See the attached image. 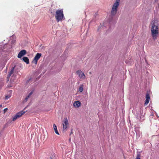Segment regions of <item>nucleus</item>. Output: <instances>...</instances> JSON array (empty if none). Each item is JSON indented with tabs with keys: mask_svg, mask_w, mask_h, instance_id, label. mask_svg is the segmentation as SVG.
I'll return each mask as SVG.
<instances>
[{
	"mask_svg": "<svg viewBox=\"0 0 159 159\" xmlns=\"http://www.w3.org/2000/svg\"><path fill=\"white\" fill-rule=\"evenodd\" d=\"M77 74L78 75L80 79H84L85 78L84 74L80 70H78L76 71Z\"/></svg>",
	"mask_w": 159,
	"mask_h": 159,
	"instance_id": "423d86ee",
	"label": "nucleus"
},
{
	"mask_svg": "<svg viewBox=\"0 0 159 159\" xmlns=\"http://www.w3.org/2000/svg\"><path fill=\"white\" fill-rule=\"evenodd\" d=\"M33 91H31L30 92L29 94L27 96H28L29 97H30L31 96V95L33 94Z\"/></svg>",
	"mask_w": 159,
	"mask_h": 159,
	"instance_id": "f3484780",
	"label": "nucleus"
},
{
	"mask_svg": "<svg viewBox=\"0 0 159 159\" xmlns=\"http://www.w3.org/2000/svg\"><path fill=\"white\" fill-rule=\"evenodd\" d=\"M7 78L8 79L9 78V77L8 76V75H7Z\"/></svg>",
	"mask_w": 159,
	"mask_h": 159,
	"instance_id": "5701e85b",
	"label": "nucleus"
},
{
	"mask_svg": "<svg viewBox=\"0 0 159 159\" xmlns=\"http://www.w3.org/2000/svg\"><path fill=\"white\" fill-rule=\"evenodd\" d=\"M7 109H8L7 108H6L4 109V113H5L6 111L7 110Z\"/></svg>",
	"mask_w": 159,
	"mask_h": 159,
	"instance_id": "aec40b11",
	"label": "nucleus"
},
{
	"mask_svg": "<svg viewBox=\"0 0 159 159\" xmlns=\"http://www.w3.org/2000/svg\"><path fill=\"white\" fill-rule=\"evenodd\" d=\"M10 97H11V96H10V95H7L5 96V99H7L9 98H10Z\"/></svg>",
	"mask_w": 159,
	"mask_h": 159,
	"instance_id": "dca6fc26",
	"label": "nucleus"
},
{
	"mask_svg": "<svg viewBox=\"0 0 159 159\" xmlns=\"http://www.w3.org/2000/svg\"><path fill=\"white\" fill-rule=\"evenodd\" d=\"M19 118L17 115L16 114L12 118V120L13 121H15L17 119Z\"/></svg>",
	"mask_w": 159,
	"mask_h": 159,
	"instance_id": "4468645a",
	"label": "nucleus"
},
{
	"mask_svg": "<svg viewBox=\"0 0 159 159\" xmlns=\"http://www.w3.org/2000/svg\"><path fill=\"white\" fill-rule=\"evenodd\" d=\"M25 112L23 111H20L16 114L17 116L19 118L21 117L23 114L25 113Z\"/></svg>",
	"mask_w": 159,
	"mask_h": 159,
	"instance_id": "9d476101",
	"label": "nucleus"
},
{
	"mask_svg": "<svg viewBox=\"0 0 159 159\" xmlns=\"http://www.w3.org/2000/svg\"><path fill=\"white\" fill-rule=\"evenodd\" d=\"M2 107V105H0V107Z\"/></svg>",
	"mask_w": 159,
	"mask_h": 159,
	"instance_id": "4be33fe9",
	"label": "nucleus"
},
{
	"mask_svg": "<svg viewBox=\"0 0 159 159\" xmlns=\"http://www.w3.org/2000/svg\"><path fill=\"white\" fill-rule=\"evenodd\" d=\"M55 17L57 22L62 21L64 18L63 10V9H59L56 10Z\"/></svg>",
	"mask_w": 159,
	"mask_h": 159,
	"instance_id": "f257e3e1",
	"label": "nucleus"
},
{
	"mask_svg": "<svg viewBox=\"0 0 159 159\" xmlns=\"http://www.w3.org/2000/svg\"><path fill=\"white\" fill-rule=\"evenodd\" d=\"M42 55L40 53H37L36 54L32 62L36 65L38 61Z\"/></svg>",
	"mask_w": 159,
	"mask_h": 159,
	"instance_id": "20e7f679",
	"label": "nucleus"
},
{
	"mask_svg": "<svg viewBox=\"0 0 159 159\" xmlns=\"http://www.w3.org/2000/svg\"><path fill=\"white\" fill-rule=\"evenodd\" d=\"M73 105L75 107H78L80 106V103L79 101H76L74 102Z\"/></svg>",
	"mask_w": 159,
	"mask_h": 159,
	"instance_id": "1a4fd4ad",
	"label": "nucleus"
},
{
	"mask_svg": "<svg viewBox=\"0 0 159 159\" xmlns=\"http://www.w3.org/2000/svg\"><path fill=\"white\" fill-rule=\"evenodd\" d=\"M15 68V66L13 67L11 70L10 71V72H9L8 74V76L9 77V78H10V77L11 76V75L13 74V71L14 70Z\"/></svg>",
	"mask_w": 159,
	"mask_h": 159,
	"instance_id": "ddd939ff",
	"label": "nucleus"
},
{
	"mask_svg": "<svg viewBox=\"0 0 159 159\" xmlns=\"http://www.w3.org/2000/svg\"><path fill=\"white\" fill-rule=\"evenodd\" d=\"M136 159H139V154H137Z\"/></svg>",
	"mask_w": 159,
	"mask_h": 159,
	"instance_id": "6ab92c4d",
	"label": "nucleus"
},
{
	"mask_svg": "<svg viewBox=\"0 0 159 159\" xmlns=\"http://www.w3.org/2000/svg\"><path fill=\"white\" fill-rule=\"evenodd\" d=\"M29 98V97L27 96L25 98V102H26Z\"/></svg>",
	"mask_w": 159,
	"mask_h": 159,
	"instance_id": "a211bd4d",
	"label": "nucleus"
},
{
	"mask_svg": "<svg viewBox=\"0 0 159 159\" xmlns=\"http://www.w3.org/2000/svg\"><path fill=\"white\" fill-rule=\"evenodd\" d=\"M140 119H141V117H140Z\"/></svg>",
	"mask_w": 159,
	"mask_h": 159,
	"instance_id": "393cba45",
	"label": "nucleus"
},
{
	"mask_svg": "<svg viewBox=\"0 0 159 159\" xmlns=\"http://www.w3.org/2000/svg\"><path fill=\"white\" fill-rule=\"evenodd\" d=\"M50 158H51V159H52V157H50Z\"/></svg>",
	"mask_w": 159,
	"mask_h": 159,
	"instance_id": "b1692460",
	"label": "nucleus"
},
{
	"mask_svg": "<svg viewBox=\"0 0 159 159\" xmlns=\"http://www.w3.org/2000/svg\"><path fill=\"white\" fill-rule=\"evenodd\" d=\"M23 60L27 64H29V60L28 58L27 57H24L23 58Z\"/></svg>",
	"mask_w": 159,
	"mask_h": 159,
	"instance_id": "9b49d317",
	"label": "nucleus"
},
{
	"mask_svg": "<svg viewBox=\"0 0 159 159\" xmlns=\"http://www.w3.org/2000/svg\"><path fill=\"white\" fill-rule=\"evenodd\" d=\"M53 127L54 129L55 133L57 134L58 135H59V133L57 130V126L55 124H54L53 125Z\"/></svg>",
	"mask_w": 159,
	"mask_h": 159,
	"instance_id": "f8f14e48",
	"label": "nucleus"
},
{
	"mask_svg": "<svg viewBox=\"0 0 159 159\" xmlns=\"http://www.w3.org/2000/svg\"><path fill=\"white\" fill-rule=\"evenodd\" d=\"M83 89V85H81L80 86L79 88V91H80V92H82Z\"/></svg>",
	"mask_w": 159,
	"mask_h": 159,
	"instance_id": "2eb2a0df",
	"label": "nucleus"
},
{
	"mask_svg": "<svg viewBox=\"0 0 159 159\" xmlns=\"http://www.w3.org/2000/svg\"><path fill=\"white\" fill-rule=\"evenodd\" d=\"M68 125V120L66 117L64 119V121L62 123L63 125V131H66V129Z\"/></svg>",
	"mask_w": 159,
	"mask_h": 159,
	"instance_id": "39448f33",
	"label": "nucleus"
},
{
	"mask_svg": "<svg viewBox=\"0 0 159 159\" xmlns=\"http://www.w3.org/2000/svg\"><path fill=\"white\" fill-rule=\"evenodd\" d=\"M15 37V36L13 35L11 37V38H10V39H12V38H13L14 37Z\"/></svg>",
	"mask_w": 159,
	"mask_h": 159,
	"instance_id": "412c9836",
	"label": "nucleus"
},
{
	"mask_svg": "<svg viewBox=\"0 0 159 159\" xmlns=\"http://www.w3.org/2000/svg\"><path fill=\"white\" fill-rule=\"evenodd\" d=\"M120 0H116L113 5L111 12V16H113L116 13L117 8L120 4Z\"/></svg>",
	"mask_w": 159,
	"mask_h": 159,
	"instance_id": "7ed1b4c3",
	"label": "nucleus"
},
{
	"mask_svg": "<svg viewBox=\"0 0 159 159\" xmlns=\"http://www.w3.org/2000/svg\"><path fill=\"white\" fill-rule=\"evenodd\" d=\"M152 36L154 39H156L158 34V28L155 25V22H153L151 28Z\"/></svg>",
	"mask_w": 159,
	"mask_h": 159,
	"instance_id": "f03ea898",
	"label": "nucleus"
},
{
	"mask_svg": "<svg viewBox=\"0 0 159 159\" xmlns=\"http://www.w3.org/2000/svg\"><path fill=\"white\" fill-rule=\"evenodd\" d=\"M26 51L25 50H21L19 53L18 55V58H21L22 56L26 54Z\"/></svg>",
	"mask_w": 159,
	"mask_h": 159,
	"instance_id": "6e6552de",
	"label": "nucleus"
},
{
	"mask_svg": "<svg viewBox=\"0 0 159 159\" xmlns=\"http://www.w3.org/2000/svg\"><path fill=\"white\" fill-rule=\"evenodd\" d=\"M150 99L149 94L148 93V92H147L146 94V100H145V103L144 105H146L148 104L149 102V100Z\"/></svg>",
	"mask_w": 159,
	"mask_h": 159,
	"instance_id": "0eeeda50",
	"label": "nucleus"
}]
</instances>
